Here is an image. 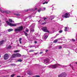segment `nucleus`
<instances>
[{"label": "nucleus", "mask_w": 77, "mask_h": 77, "mask_svg": "<svg viewBox=\"0 0 77 77\" xmlns=\"http://www.w3.org/2000/svg\"><path fill=\"white\" fill-rule=\"evenodd\" d=\"M2 9H1L0 8V11L1 12V11H2Z\"/></svg>", "instance_id": "48"}, {"label": "nucleus", "mask_w": 77, "mask_h": 77, "mask_svg": "<svg viewBox=\"0 0 77 77\" xmlns=\"http://www.w3.org/2000/svg\"><path fill=\"white\" fill-rule=\"evenodd\" d=\"M8 77V76H4V77Z\"/></svg>", "instance_id": "57"}, {"label": "nucleus", "mask_w": 77, "mask_h": 77, "mask_svg": "<svg viewBox=\"0 0 77 77\" xmlns=\"http://www.w3.org/2000/svg\"><path fill=\"white\" fill-rule=\"evenodd\" d=\"M28 74H29V75H32V74H33V73H32V72H29V73Z\"/></svg>", "instance_id": "22"}, {"label": "nucleus", "mask_w": 77, "mask_h": 77, "mask_svg": "<svg viewBox=\"0 0 77 77\" xmlns=\"http://www.w3.org/2000/svg\"><path fill=\"white\" fill-rule=\"evenodd\" d=\"M71 64H70V65H69V66H71Z\"/></svg>", "instance_id": "56"}, {"label": "nucleus", "mask_w": 77, "mask_h": 77, "mask_svg": "<svg viewBox=\"0 0 77 77\" xmlns=\"http://www.w3.org/2000/svg\"><path fill=\"white\" fill-rule=\"evenodd\" d=\"M32 77H36V75L35 76H34Z\"/></svg>", "instance_id": "46"}, {"label": "nucleus", "mask_w": 77, "mask_h": 77, "mask_svg": "<svg viewBox=\"0 0 77 77\" xmlns=\"http://www.w3.org/2000/svg\"><path fill=\"white\" fill-rule=\"evenodd\" d=\"M12 48V46L11 45L9 46L7 48V49H10Z\"/></svg>", "instance_id": "14"}, {"label": "nucleus", "mask_w": 77, "mask_h": 77, "mask_svg": "<svg viewBox=\"0 0 77 77\" xmlns=\"http://www.w3.org/2000/svg\"><path fill=\"white\" fill-rule=\"evenodd\" d=\"M23 29V26H20L19 27H17V28H15L14 29V32H15L16 33H18L19 32H21L22 31Z\"/></svg>", "instance_id": "1"}, {"label": "nucleus", "mask_w": 77, "mask_h": 77, "mask_svg": "<svg viewBox=\"0 0 77 77\" xmlns=\"http://www.w3.org/2000/svg\"><path fill=\"white\" fill-rule=\"evenodd\" d=\"M29 11V10H27L26 11V12H27V11Z\"/></svg>", "instance_id": "49"}, {"label": "nucleus", "mask_w": 77, "mask_h": 77, "mask_svg": "<svg viewBox=\"0 0 77 77\" xmlns=\"http://www.w3.org/2000/svg\"><path fill=\"white\" fill-rule=\"evenodd\" d=\"M0 57H1V56L0 55Z\"/></svg>", "instance_id": "59"}, {"label": "nucleus", "mask_w": 77, "mask_h": 77, "mask_svg": "<svg viewBox=\"0 0 77 77\" xmlns=\"http://www.w3.org/2000/svg\"><path fill=\"white\" fill-rule=\"evenodd\" d=\"M21 39H22L21 38H20L19 41H21Z\"/></svg>", "instance_id": "33"}, {"label": "nucleus", "mask_w": 77, "mask_h": 77, "mask_svg": "<svg viewBox=\"0 0 77 77\" xmlns=\"http://www.w3.org/2000/svg\"><path fill=\"white\" fill-rule=\"evenodd\" d=\"M44 4H45V2L43 3V5H44Z\"/></svg>", "instance_id": "42"}, {"label": "nucleus", "mask_w": 77, "mask_h": 77, "mask_svg": "<svg viewBox=\"0 0 77 77\" xmlns=\"http://www.w3.org/2000/svg\"><path fill=\"white\" fill-rule=\"evenodd\" d=\"M16 56V54H14L12 55V58H15V57Z\"/></svg>", "instance_id": "10"}, {"label": "nucleus", "mask_w": 77, "mask_h": 77, "mask_svg": "<svg viewBox=\"0 0 77 77\" xmlns=\"http://www.w3.org/2000/svg\"><path fill=\"white\" fill-rule=\"evenodd\" d=\"M47 38H48V36H47V35H46V36H45V37H44L45 39H47Z\"/></svg>", "instance_id": "23"}, {"label": "nucleus", "mask_w": 77, "mask_h": 77, "mask_svg": "<svg viewBox=\"0 0 77 77\" xmlns=\"http://www.w3.org/2000/svg\"><path fill=\"white\" fill-rule=\"evenodd\" d=\"M45 3L47 4V3H48V2H45Z\"/></svg>", "instance_id": "44"}, {"label": "nucleus", "mask_w": 77, "mask_h": 77, "mask_svg": "<svg viewBox=\"0 0 77 77\" xmlns=\"http://www.w3.org/2000/svg\"><path fill=\"white\" fill-rule=\"evenodd\" d=\"M17 16L19 17V16H20V15L19 14H17Z\"/></svg>", "instance_id": "32"}, {"label": "nucleus", "mask_w": 77, "mask_h": 77, "mask_svg": "<svg viewBox=\"0 0 77 77\" xmlns=\"http://www.w3.org/2000/svg\"><path fill=\"white\" fill-rule=\"evenodd\" d=\"M6 23H7L8 25H9L10 26H11V27L17 26V25H18V24H19V23L12 24V23H10V22H8V21H6Z\"/></svg>", "instance_id": "2"}, {"label": "nucleus", "mask_w": 77, "mask_h": 77, "mask_svg": "<svg viewBox=\"0 0 77 77\" xmlns=\"http://www.w3.org/2000/svg\"><path fill=\"white\" fill-rule=\"evenodd\" d=\"M14 75H14V74L12 75H11V77H14Z\"/></svg>", "instance_id": "26"}, {"label": "nucleus", "mask_w": 77, "mask_h": 77, "mask_svg": "<svg viewBox=\"0 0 77 77\" xmlns=\"http://www.w3.org/2000/svg\"><path fill=\"white\" fill-rule=\"evenodd\" d=\"M46 22H45L44 23H43L42 24V25H45V24H46Z\"/></svg>", "instance_id": "27"}, {"label": "nucleus", "mask_w": 77, "mask_h": 77, "mask_svg": "<svg viewBox=\"0 0 77 77\" xmlns=\"http://www.w3.org/2000/svg\"><path fill=\"white\" fill-rule=\"evenodd\" d=\"M69 16H70V14L69 13H66L65 14L62 15V17L63 18H69Z\"/></svg>", "instance_id": "4"}, {"label": "nucleus", "mask_w": 77, "mask_h": 77, "mask_svg": "<svg viewBox=\"0 0 77 77\" xmlns=\"http://www.w3.org/2000/svg\"><path fill=\"white\" fill-rule=\"evenodd\" d=\"M57 65H59V66H60V65L59 64H56L54 65L50 66V68H53L54 69V68H56L57 67Z\"/></svg>", "instance_id": "5"}, {"label": "nucleus", "mask_w": 77, "mask_h": 77, "mask_svg": "<svg viewBox=\"0 0 77 77\" xmlns=\"http://www.w3.org/2000/svg\"><path fill=\"white\" fill-rule=\"evenodd\" d=\"M76 63V64H77V62H76V63Z\"/></svg>", "instance_id": "51"}, {"label": "nucleus", "mask_w": 77, "mask_h": 77, "mask_svg": "<svg viewBox=\"0 0 77 77\" xmlns=\"http://www.w3.org/2000/svg\"><path fill=\"white\" fill-rule=\"evenodd\" d=\"M62 48V46H59V49H61Z\"/></svg>", "instance_id": "30"}, {"label": "nucleus", "mask_w": 77, "mask_h": 77, "mask_svg": "<svg viewBox=\"0 0 77 77\" xmlns=\"http://www.w3.org/2000/svg\"><path fill=\"white\" fill-rule=\"evenodd\" d=\"M57 41H58V40L57 39H56L53 42H54V43H56Z\"/></svg>", "instance_id": "19"}, {"label": "nucleus", "mask_w": 77, "mask_h": 77, "mask_svg": "<svg viewBox=\"0 0 77 77\" xmlns=\"http://www.w3.org/2000/svg\"><path fill=\"white\" fill-rule=\"evenodd\" d=\"M47 18L46 17H44L43 19V20L45 21L46 20H47Z\"/></svg>", "instance_id": "29"}, {"label": "nucleus", "mask_w": 77, "mask_h": 77, "mask_svg": "<svg viewBox=\"0 0 77 77\" xmlns=\"http://www.w3.org/2000/svg\"><path fill=\"white\" fill-rule=\"evenodd\" d=\"M1 12H2V13H5V11H2V10H1Z\"/></svg>", "instance_id": "28"}, {"label": "nucleus", "mask_w": 77, "mask_h": 77, "mask_svg": "<svg viewBox=\"0 0 77 77\" xmlns=\"http://www.w3.org/2000/svg\"><path fill=\"white\" fill-rule=\"evenodd\" d=\"M69 29V28L68 27H65L64 31H65V32H67V29Z\"/></svg>", "instance_id": "12"}, {"label": "nucleus", "mask_w": 77, "mask_h": 77, "mask_svg": "<svg viewBox=\"0 0 77 77\" xmlns=\"http://www.w3.org/2000/svg\"><path fill=\"white\" fill-rule=\"evenodd\" d=\"M1 36V34H0V37Z\"/></svg>", "instance_id": "55"}, {"label": "nucleus", "mask_w": 77, "mask_h": 77, "mask_svg": "<svg viewBox=\"0 0 77 77\" xmlns=\"http://www.w3.org/2000/svg\"><path fill=\"white\" fill-rule=\"evenodd\" d=\"M23 60L21 59H18L17 60V62H22Z\"/></svg>", "instance_id": "18"}, {"label": "nucleus", "mask_w": 77, "mask_h": 77, "mask_svg": "<svg viewBox=\"0 0 77 77\" xmlns=\"http://www.w3.org/2000/svg\"><path fill=\"white\" fill-rule=\"evenodd\" d=\"M48 51V50H46V51H46V52H47V51Z\"/></svg>", "instance_id": "43"}, {"label": "nucleus", "mask_w": 77, "mask_h": 77, "mask_svg": "<svg viewBox=\"0 0 77 77\" xmlns=\"http://www.w3.org/2000/svg\"><path fill=\"white\" fill-rule=\"evenodd\" d=\"M30 48H32L33 47H35V45H31L29 46Z\"/></svg>", "instance_id": "20"}, {"label": "nucleus", "mask_w": 77, "mask_h": 77, "mask_svg": "<svg viewBox=\"0 0 77 77\" xmlns=\"http://www.w3.org/2000/svg\"><path fill=\"white\" fill-rule=\"evenodd\" d=\"M54 18H53V19H51V20H53V19Z\"/></svg>", "instance_id": "58"}, {"label": "nucleus", "mask_w": 77, "mask_h": 77, "mask_svg": "<svg viewBox=\"0 0 77 77\" xmlns=\"http://www.w3.org/2000/svg\"><path fill=\"white\" fill-rule=\"evenodd\" d=\"M38 11L39 12H41V10H38Z\"/></svg>", "instance_id": "31"}, {"label": "nucleus", "mask_w": 77, "mask_h": 77, "mask_svg": "<svg viewBox=\"0 0 77 77\" xmlns=\"http://www.w3.org/2000/svg\"><path fill=\"white\" fill-rule=\"evenodd\" d=\"M4 42L5 41H4V40H2L0 42V45H3V42Z\"/></svg>", "instance_id": "11"}, {"label": "nucleus", "mask_w": 77, "mask_h": 77, "mask_svg": "<svg viewBox=\"0 0 77 77\" xmlns=\"http://www.w3.org/2000/svg\"><path fill=\"white\" fill-rule=\"evenodd\" d=\"M0 22H1V20H0V24H1L0 23Z\"/></svg>", "instance_id": "50"}, {"label": "nucleus", "mask_w": 77, "mask_h": 77, "mask_svg": "<svg viewBox=\"0 0 77 77\" xmlns=\"http://www.w3.org/2000/svg\"><path fill=\"white\" fill-rule=\"evenodd\" d=\"M26 32H29V31L28 30V29H27L26 30Z\"/></svg>", "instance_id": "41"}, {"label": "nucleus", "mask_w": 77, "mask_h": 77, "mask_svg": "<svg viewBox=\"0 0 77 77\" xmlns=\"http://www.w3.org/2000/svg\"><path fill=\"white\" fill-rule=\"evenodd\" d=\"M35 10H37V8H36L35 9Z\"/></svg>", "instance_id": "47"}, {"label": "nucleus", "mask_w": 77, "mask_h": 77, "mask_svg": "<svg viewBox=\"0 0 77 77\" xmlns=\"http://www.w3.org/2000/svg\"><path fill=\"white\" fill-rule=\"evenodd\" d=\"M9 58V55L8 54H5L4 57V59L5 60H7Z\"/></svg>", "instance_id": "7"}, {"label": "nucleus", "mask_w": 77, "mask_h": 77, "mask_svg": "<svg viewBox=\"0 0 77 77\" xmlns=\"http://www.w3.org/2000/svg\"><path fill=\"white\" fill-rule=\"evenodd\" d=\"M44 10H42V11H45V8H43Z\"/></svg>", "instance_id": "38"}, {"label": "nucleus", "mask_w": 77, "mask_h": 77, "mask_svg": "<svg viewBox=\"0 0 77 77\" xmlns=\"http://www.w3.org/2000/svg\"><path fill=\"white\" fill-rule=\"evenodd\" d=\"M63 32V31L62 30H60L59 31V33H62V32Z\"/></svg>", "instance_id": "24"}, {"label": "nucleus", "mask_w": 77, "mask_h": 77, "mask_svg": "<svg viewBox=\"0 0 77 77\" xmlns=\"http://www.w3.org/2000/svg\"><path fill=\"white\" fill-rule=\"evenodd\" d=\"M24 32V33L25 35L26 36H28V34L27 33V32Z\"/></svg>", "instance_id": "17"}, {"label": "nucleus", "mask_w": 77, "mask_h": 77, "mask_svg": "<svg viewBox=\"0 0 77 77\" xmlns=\"http://www.w3.org/2000/svg\"><path fill=\"white\" fill-rule=\"evenodd\" d=\"M0 66H1V65H0Z\"/></svg>", "instance_id": "60"}, {"label": "nucleus", "mask_w": 77, "mask_h": 77, "mask_svg": "<svg viewBox=\"0 0 77 77\" xmlns=\"http://www.w3.org/2000/svg\"><path fill=\"white\" fill-rule=\"evenodd\" d=\"M42 53H43V52H40V54H42Z\"/></svg>", "instance_id": "36"}, {"label": "nucleus", "mask_w": 77, "mask_h": 77, "mask_svg": "<svg viewBox=\"0 0 77 77\" xmlns=\"http://www.w3.org/2000/svg\"><path fill=\"white\" fill-rule=\"evenodd\" d=\"M67 76V73L65 72H63L58 75L59 77H66Z\"/></svg>", "instance_id": "3"}, {"label": "nucleus", "mask_w": 77, "mask_h": 77, "mask_svg": "<svg viewBox=\"0 0 77 77\" xmlns=\"http://www.w3.org/2000/svg\"><path fill=\"white\" fill-rule=\"evenodd\" d=\"M5 13L6 14H9L10 13V12L9 11H5Z\"/></svg>", "instance_id": "16"}, {"label": "nucleus", "mask_w": 77, "mask_h": 77, "mask_svg": "<svg viewBox=\"0 0 77 77\" xmlns=\"http://www.w3.org/2000/svg\"><path fill=\"white\" fill-rule=\"evenodd\" d=\"M72 41L73 42H75V40H74V39H72Z\"/></svg>", "instance_id": "34"}, {"label": "nucleus", "mask_w": 77, "mask_h": 77, "mask_svg": "<svg viewBox=\"0 0 77 77\" xmlns=\"http://www.w3.org/2000/svg\"><path fill=\"white\" fill-rule=\"evenodd\" d=\"M13 65H15V64H13Z\"/></svg>", "instance_id": "54"}, {"label": "nucleus", "mask_w": 77, "mask_h": 77, "mask_svg": "<svg viewBox=\"0 0 77 77\" xmlns=\"http://www.w3.org/2000/svg\"><path fill=\"white\" fill-rule=\"evenodd\" d=\"M38 54V53H36L35 54Z\"/></svg>", "instance_id": "52"}, {"label": "nucleus", "mask_w": 77, "mask_h": 77, "mask_svg": "<svg viewBox=\"0 0 77 77\" xmlns=\"http://www.w3.org/2000/svg\"><path fill=\"white\" fill-rule=\"evenodd\" d=\"M17 57H21V55L20 54L16 53V54Z\"/></svg>", "instance_id": "9"}, {"label": "nucleus", "mask_w": 77, "mask_h": 77, "mask_svg": "<svg viewBox=\"0 0 77 77\" xmlns=\"http://www.w3.org/2000/svg\"><path fill=\"white\" fill-rule=\"evenodd\" d=\"M8 21L10 23H12V20L11 19H9Z\"/></svg>", "instance_id": "21"}, {"label": "nucleus", "mask_w": 77, "mask_h": 77, "mask_svg": "<svg viewBox=\"0 0 77 77\" xmlns=\"http://www.w3.org/2000/svg\"><path fill=\"white\" fill-rule=\"evenodd\" d=\"M19 42H20V44H22V43L21 42V41H19Z\"/></svg>", "instance_id": "39"}, {"label": "nucleus", "mask_w": 77, "mask_h": 77, "mask_svg": "<svg viewBox=\"0 0 77 77\" xmlns=\"http://www.w3.org/2000/svg\"><path fill=\"white\" fill-rule=\"evenodd\" d=\"M14 30H13V29H9L8 30V32H12V31H13Z\"/></svg>", "instance_id": "13"}, {"label": "nucleus", "mask_w": 77, "mask_h": 77, "mask_svg": "<svg viewBox=\"0 0 77 77\" xmlns=\"http://www.w3.org/2000/svg\"><path fill=\"white\" fill-rule=\"evenodd\" d=\"M57 36H58V35H59V34H57L56 35Z\"/></svg>", "instance_id": "45"}, {"label": "nucleus", "mask_w": 77, "mask_h": 77, "mask_svg": "<svg viewBox=\"0 0 77 77\" xmlns=\"http://www.w3.org/2000/svg\"><path fill=\"white\" fill-rule=\"evenodd\" d=\"M12 22H13V23H14V21H12Z\"/></svg>", "instance_id": "53"}, {"label": "nucleus", "mask_w": 77, "mask_h": 77, "mask_svg": "<svg viewBox=\"0 0 77 77\" xmlns=\"http://www.w3.org/2000/svg\"><path fill=\"white\" fill-rule=\"evenodd\" d=\"M33 51H34V50H31L29 51V52H33Z\"/></svg>", "instance_id": "25"}, {"label": "nucleus", "mask_w": 77, "mask_h": 77, "mask_svg": "<svg viewBox=\"0 0 77 77\" xmlns=\"http://www.w3.org/2000/svg\"><path fill=\"white\" fill-rule=\"evenodd\" d=\"M14 51V52L15 53H17V52H18V51Z\"/></svg>", "instance_id": "35"}, {"label": "nucleus", "mask_w": 77, "mask_h": 77, "mask_svg": "<svg viewBox=\"0 0 77 77\" xmlns=\"http://www.w3.org/2000/svg\"><path fill=\"white\" fill-rule=\"evenodd\" d=\"M42 30L43 32H48V33H50V31H49L47 29V27L45 26L43 27L42 28Z\"/></svg>", "instance_id": "6"}, {"label": "nucleus", "mask_w": 77, "mask_h": 77, "mask_svg": "<svg viewBox=\"0 0 77 77\" xmlns=\"http://www.w3.org/2000/svg\"><path fill=\"white\" fill-rule=\"evenodd\" d=\"M34 43H35V44H36V43H37V42L36 41H35L34 42Z\"/></svg>", "instance_id": "40"}, {"label": "nucleus", "mask_w": 77, "mask_h": 77, "mask_svg": "<svg viewBox=\"0 0 77 77\" xmlns=\"http://www.w3.org/2000/svg\"><path fill=\"white\" fill-rule=\"evenodd\" d=\"M36 77H40L39 75H36Z\"/></svg>", "instance_id": "37"}, {"label": "nucleus", "mask_w": 77, "mask_h": 77, "mask_svg": "<svg viewBox=\"0 0 77 77\" xmlns=\"http://www.w3.org/2000/svg\"><path fill=\"white\" fill-rule=\"evenodd\" d=\"M30 30H31V31L32 32H35V29H33L31 28L30 29Z\"/></svg>", "instance_id": "15"}, {"label": "nucleus", "mask_w": 77, "mask_h": 77, "mask_svg": "<svg viewBox=\"0 0 77 77\" xmlns=\"http://www.w3.org/2000/svg\"><path fill=\"white\" fill-rule=\"evenodd\" d=\"M44 63H45V64H47V63H48L49 62V60L48 59L46 58L44 60Z\"/></svg>", "instance_id": "8"}]
</instances>
